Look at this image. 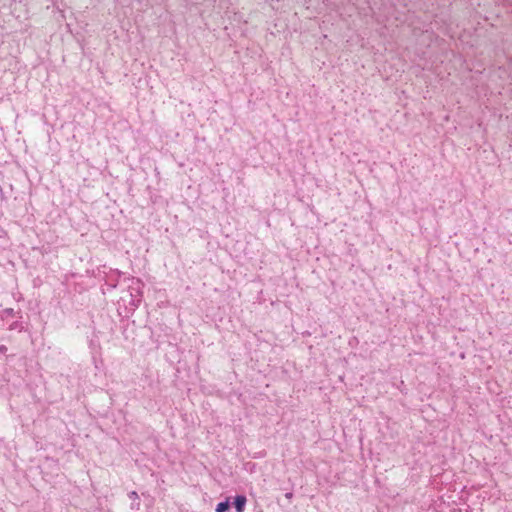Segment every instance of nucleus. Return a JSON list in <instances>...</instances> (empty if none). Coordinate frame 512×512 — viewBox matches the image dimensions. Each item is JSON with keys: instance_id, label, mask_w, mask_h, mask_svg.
<instances>
[{"instance_id": "1", "label": "nucleus", "mask_w": 512, "mask_h": 512, "mask_svg": "<svg viewBox=\"0 0 512 512\" xmlns=\"http://www.w3.org/2000/svg\"><path fill=\"white\" fill-rule=\"evenodd\" d=\"M129 291H130V305L131 308L134 310L141 302L142 298V282L139 279L131 278L129 279V285H128Z\"/></svg>"}, {"instance_id": "2", "label": "nucleus", "mask_w": 512, "mask_h": 512, "mask_svg": "<svg viewBox=\"0 0 512 512\" xmlns=\"http://www.w3.org/2000/svg\"><path fill=\"white\" fill-rule=\"evenodd\" d=\"M246 497L243 496V495H238L235 497V501H234V506L237 510V512H243L244 511V507H245V504H246Z\"/></svg>"}, {"instance_id": "3", "label": "nucleus", "mask_w": 512, "mask_h": 512, "mask_svg": "<svg viewBox=\"0 0 512 512\" xmlns=\"http://www.w3.org/2000/svg\"><path fill=\"white\" fill-rule=\"evenodd\" d=\"M229 501L226 500L224 502H220L217 506H216V512H225L228 510L229 508Z\"/></svg>"}, {"instance_id": "4", "label": "nucleus", "mask_w": 512, "mask_h": 512, "mask_svg": "<svg viewBox=\"0 0 512 512\" xmlns=\"http://www.w3.org/2000/svg\"><path fill=\"white\" fill-rule=\"evenodd\" d=\"M128 496L132 500H137L138 499V494L135 491L130 492Z\"/></svg>"}]
</instances>
